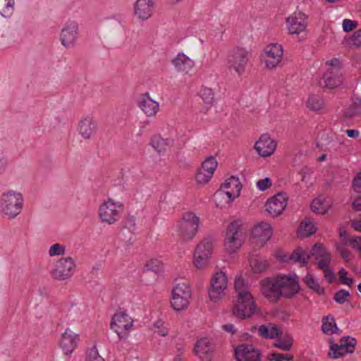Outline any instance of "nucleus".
<instances>
[{
  "label": "nucleus",
  "instance_id": "f257e3e1",
  "mask_svg": "<svg viewBox=\"0 0 361 361\" xmlns=\"http://www.w3.org/2000/svg\"><path fill=\"white\" fill-rule=\"evenodd\" d=\"M234 290L236 295L233 302V314L240 319H250L257 312V305L250 287L242 274L235 276Z\"/></svg>",
  "mask_w": 361,
  "mask_h": 361
},
{
  "label": "nucleus",
  "instance_id": "f03ea898",
  "mask_svg": "<svg viewBox=\"0 0 361 361\" xmlns=\"http://www.w3.org/2000/svg\"><path fill=\"white\" fill-rule=\"evenodd\" d=\"M310 255L318 260L317 266L320 269L324 270L329 268L332 256L322 244H315L311 251L302 247H298L293 251L290 258L300 267H304L307 264Z\"/></svg>",
  "mask_w": 361,
  "mask_h": 361
},
{
  "label": "nucleus",
  "instance_id": "7ed1b4c3",
  "mask_svg": "<svg viewBox=\"0 0 361 361\" xmlns=\"http://www.w3.org/2000/svg\"><path fill=\"white\" fill-rule=\"evenodd\" d=\"M24 198L20 192L7 190L0 197V214L6 219H14L22 212Z\"/></svg>",
  "mask_w": 361,
  "mask_h": 361
},
{
  "label": "nucleus",
  "instance_id": "20e7f679",
  "mask_svg": "<svg viewBox=\"0 0 361 361\" xmlns=\"http://www.w3.org/2000/svg\"><path fill=\"white\" fill-rule=\"evenodd\" d=\"M123 210L124 204L121 201L108 197L98 208L99 221L108 225H113L118 221Z\"/></svg>",
  "mask_w": 361,
  "mask_h": 361
},
{
  "label": "nucleus",
  "instance_id": "39448f33",
  "mask_svg": "<svg viewBox=\"0 0 361 361\" xmlns=\"http://www.w3.org/2000/svg\"><path fill=\"white\" fill-rule=\"evenodd\" d=\"M245 241L242 225L239 221H233L227 226L224 238V251L230 255L237 252Z\"/></svg>",
  "mask_w": 361,
  "mask_h": 361
},
{
  "label": "nucleus",
  "instance_id": "423d86ee",
  "mask_svg": "<svg viewBox=\"0 0 361 361\" xmlns=\"http://www.w3.org/2000/svg\"><path fill=\"white\" fill-rule=\"evenodd\" d=\"M200 219L194 212L188 211L182 214V218L175 226L178 235L185 240L195 238L200 230Z\"/></svg>",
  "mask_w": 361,
  "mask_h": 361
},
{
  "label": "nucleus",
  "instance_id": "0eeeda50",
  "mask_svg": "<svg viewBox=\"0 0 361 361\" xmlns=\"http://www.w3.org/2000/svg\"><path fill=\"white\" fill-rule=\"evenodd\" d=\"M241 183L238 178L231 176L227 178L214 195L216 204L221 207L229 204L239 197Z\"/></svg>",
  "mask_w": 361,
  "mask_h": 361
},
{
  "label": "nucleus",
  "instance_id": "6e6552de",
  "mask_svg": "<svg viewBox=\"0 0 361 361\" xmlns=\"http://www.w3.org/2000/svg\"><path fill=\"white\" fill-rule=\"evenodd\" d=\"M192 289L188 282L176 283L171 290L170 304L173 310L180 312L185 310L192 300Z\"/></svg>",
  "mask_w": 361,
  "mask_h": 361
},
{
  "label": "nucleus",
  "instance_id": "1a4fd4ad",
  "mask_svg": "<svg viewBox=\"0 0 361 361\" xmlns=\"http://www.w3.org/2000/svg\"><path fill=\"white\" fill-rule=\"evenodd\" d=\"M215 241L213 238H203L195 247L192 259L193 266L199 270L206 269L212 259Z\"/></svg>",
  "mask_w": 361,
  "mask_h": 361
},
{
  "label": "nucleus",
  "instance_id": "9d476101",
  "mask_svg": "<svg viewBox=\"0 0 361 361\" xmlns=\"http://www.w3.org/2000/svg\"><path fill=\"white\" fill-rule=\"evenodd\" d=\"M283 58V48L279 43L267 44L259 55L260 62L267 70H274L281 63Z\"/></svg>",
  "mask_w": 361,
  "mask_h": 361
},
{
  "label": "nucleus",
  "instance_id": "9b49d317",
  "mask_svg": "<svg viewBox=\"0 0 361 361\" xmlns=\"http://www.w3.org/2000/svg\"><path fill=\"white\" fill-rule=\"evenodd\" d=\"M228 285V279L225 271L221 270L214 274L208 288L209 300L214 303L221 301L226 294Z\"/></svg>",
  "mask_w": 361,
  "mask_h": 361
},
{
  "label": "nucleus",
  "instance_id": "f8f14e48",
  "mask_svg": "<svg viewBox=\"0 0 361 361\" xmlns=\"http://www.w3.org/2000/svg\"><path fill=\"white\" fill-rule=\"evenodd\" d=\"M249 60V51L243 47H235L231 50L226 58L227 68L231 72L242 75Z\"/></svg>",
  "mask_w": 361,
  "mask_h": 361
},
{
  "label": "nucleus",
  "instance_id": "ddd939ff",
  "mask_svg": "<svg viewBox=\"0 0 361 361\" xmlns=\"http://www.w3.org/2000/svg\"><path fill=\"white\" fill-rule=\"evenodd\" d=\"M133 324V319L126 311H119L112 317L110 328L119 339L125 340L129 336Z\"/></svg>",
  "mask_w": 361,
  "mask_h": 361
},
{
  "label": "nucleus",
  "instance_id": "4468645a",
  "mask_svg": "<svg viewBox=\"0 0 361 361\" xmlns=\"http://www.w3.org/2000/svg\"><path fill=\"white\" fill-rule=\"evenodd\" d=\"M76 269V264L71 257L59 259L50 271L51 276L57 281H65L73 276Z\"/></svg>",
  "mask_w": 361,
  "mask_h": 361
},
{
  "label": "nucleus",
  "instance_id": "2eb2a0df",
  "mask_svg": "<svg viewBox=\"0 0 361 361\" xmlns=\"http://www.w3.org/2000/svg\"><path fill=\"white\" fill-rule=\"evenodd\" d=\"M286 30L289 35L304 33L308 26V17L302 11H295L285 19Z\"/></svg>",
  "mask_w": 361,
  "mask_h": 361
},
{
  "label": "nucleus",
  "instance_id": "dca6fc26",
  "mask_svg": "<svg viewBox=\"0 0 361 361\" xmlns=\"http://www.w3.org/2000/svg\"><path fill=\"white\" fill-rule=\"evenodd\" d=\"M277 277L281 298H291L298 293L300 287L296 274H279Z\"/></svg>",
  "mask_w": 361,
  "mask_h": 361
},
{
  "label": "nucleus",
  "instance_id": "f3484780",
  "mask_svg": "<svg viewBox=\"0 0 361 361\" xmlns=\"http://www.w3.org/2000/svg\"><path fill=\"white\" fill-rule=\"evenodd\" d=\"M78 35V23L75 20H69L65 23L61 28L59 40L66 49H73L76 45Z\"/></svg>",
  "mask_w": 361,
  "mask_h": 361
},
{
  "label": "nucleus",
  "instance_id": "a211bd4d",
  "mask_svg": "<svg viewBox=\"0 0 361 361\" xmlns=\"http://www.w3.org/2000/svg\"><path fill=\"white\" fill-rule=\"evenodd\" d=\"M262 295L270 302H277L281 298L278 277H266L259 281Z\"/></svg>",
  "mask_w": 361,
  "mask_h": 361
},
{
  "label": "nucleus",
  "instance_id": "6ab92c4d",
  "mask_svg": "<svg viewBox=\"0 0 361 361\" xmlns=\"http://www.w3.org/2000/svg\"><path fill=\"white\" fill-rule=\"evenodd\" d=\"M218 166V161L214 157L206 158L197 171L195 180L199 185H205L212 178Z\"/></svg>",
  "mask_w": 361,
  "mask_h": 361
},
{
  "label": "nucleus",
  "instance_id": "aec40b11",
  "mask_svg": "<svg viewBox=\"0 0 361 361\" xmlns=\"http://www.w3.org/2000/svg\"><path fill=\"white\" fill-rule=\"evenodd\" d=\"M97 130L95 118L92 115L82 116L78 121L76 130L84 140H92Z\"/></svg>",
  "mask_w": 361,
  "mask_h": 361
},
{
  "label": "nucleus",
  "instance_id": "412c9836",
  "mask_svg": "<svg viewBox=\"0 0 361 361\" xmlns=\"http://www.w3.org/2000/svg\"><path fill=\"white\" fill-rule=\"evenodd\" d=\"M277 145V142L269 134L263 133L255 142L253 147L259 157L267 158L274 154Z\"/></svg>",
  "mask_w": 361,
  "mask_h": 361
},
{
  "label": "nucleus",
  "instance_id": "4be33fe9",
  "mask_svg": "<svg viewBox=\"0 0 361 361\" xmlns=\"http://www.w3.org/2000/svg\"><path fill=\"white\" fill-rule=\"evenodd\" d=\"M137 105L148 118L155 117L160 110L159 102L153 99L149 92L138 96Z\"/></svg>",
  "mask_w": 361,
  "mask_h": 361
},
{
  "label": "nucleus",
  "instance_id": "5701e85b",
  "mask_svg": "<svg viewBox=\"0 0 361 361\" xmlns=\"http://www.w3.org/2000/svg\"><path fill=\"white\" fill-rule=\"evenodd\" d=\"M156 0H135L133 4V13L139 21L149 19L154 11Z\"/></svg>",
  "mask_w": 361,
  "mask_h": 361
},
{
  "label": "nucleus",
  "instance_id": "b1692460",
  "mask_svg": "<svg viewBox=\"0 0 361 361\" xmlns=\"http://www.w3.org/2000/svg\"><path fill=\"white\" fill-rule=\"evenodd\" d=\"M356 340L354 338L347 336L341 339L339 344L331 343L329 355L337 359L346 353H351L355 350Z\"/></svg>",
  "mask_w": 361,
  "mask_h": 361
},
{
  "label": "nucleus",
  "instance_id": "393cba45",
  "mask_svg": "<svg viewBox=\"0 0 361 361\" xmlns=\"http://www.w3.org/2000/svg\"><path fill=\"white\" fill-rule=\"evenodd\" d=\"M288 195L279 192L268 199L265 207L267 212L272 216H278L283 213L287 206Z\"/></svg>",
  "mask_w": 361,
  "mask_h": 361
},
{
  "label": "nucleus",
  "instance_id": "a878e982",
  "mask_svg": "<svg viewBox=\"0 0 361 361\" xmlns=\"http://www.w3.org/2000/svg\"><path fill=\"white\" fill-rule=\"evenodd\" d=\"M235 357L237 361H261V353L250 344H240L235 348Z\"/></svg>",
  "mask_w": 361,
  "mask_h": 361
},
{
  "label": "nucleus",
  "instance_id": "bb28decb",
  "mask_svg": "<svg viewBox=\"0 0 361 361\" xmlns=\"http://www.w3.org/2000/svg\"><path fill=\"white\" fill-rule=\"evenodd\" d=\"M79 334L73 332L68 328L62 334L60 341V346L66 355H71L77 348L79 342Z\"/></svg>",
  "mask_w": 361,
  "mask_h": 361
},
{
  "label": "nucleus",
  "instance_id": "cd10ccee",
  "mask_svg": "<svg viewBox=\"0 0 361 361\" xmlns=\"http://www.w3.org/2000/svg\"><path fill=\"white\" fill-rule=\"evenodd\" d=\"M171 63L175 70L183 75L189 74L195 66V61L183 52L178 53Z\"/></svg>",
  "mask_w": 361,
  "mask_h": 361
},
{
  "label": "nucleus",
  "instance_id": "c85d7f7f",
  "mask_svg": "<svg viewBox=\"0 0 361 361\" xmlns=\"http://www.w3.org/2000/svg\"><path fill=\"white\" fill-rule=\"evenodd\" d=\"M272 235V228L267 222H259L257 224L252 231V238L262 245H264Z\"/></svg>",
  "mask_w": 361,
  "mask_h": 361
},
{
  "label": "nucleus",
  "instance_id": "c756f323",
  "mask_svg": "<svg viewBox=\"0 0 361 361\" xmlns=\"http://www.w3.org/2000/svg\"><path fill=\"white\" fill-rule=\"evenodd\" d=\"M248 262L250 271L255 274H265L271 267L269 260L259 255H250Z\"/></svg>",
  "mask_w": 361,
  "mask_h": 361
},
{
  "label": "nucleus",
  "instance_id": "7c9ffc66",
  "mask_svg": "<svg viewBox=\"0 0 361 361\" xmlns=\"http://www.w3.org/2000/svg\"><path fill=\"white\" fill-rule=\"evenodd\" d=\"M194 351L195 355L203 361L211 359L213 353V345L210 339L202 338L196 343Z\"/></svg>",
  "mask_w": 361,
  "mask_h": 361
},
{
  "label": "nucleus",
  "instance_id": "2f4dec72",
  "mask_svg": "<svg viewBox=\"0 0 361 361\" xmlns=\"http://www.w3.org/2000/svg\"><path fill=\"white\" fill-rule=\"evenodd\" d=\"M173 140L171 138H164L160 135H154L149 141L150 146L159 156L166 154L167 150L173 145Z\"/></svg>",
  "mask_w": 361,
  "mask_h": 361
},
{
  "label": "nucleus",
  "instance_id": "473e14b6",
  "mask_svg": "<svg viewBox=\"0 0 361 361\" xmlns=\"http://www.w3.org/2000/svg\"><path fill=\"white\" fill-rule=\"evenodd\" d=\"M332 206V200L329 197H319L314 199L311 204L313 212L324 214L328 212Z\"/></svg>",
  "mask_w": 361,
  "mask_h": 361
},
{
  "label": "nucleus",
  "instance_id": "72a5a7b5",
  "mask_svg": "<svg viewBox=\"0 0 361 361\" xmlns=\"http://www.w3.org/2000/svg\"><path fill=\"white\" fill-rule=\"evenodd\" d=\"M259 336L264 338L274 339L282 334L281 329L276 324L269 323L262 325L258 329Z\"/></svg>",
  "mask_w": 361,
  "mask_h": 361
},
{
  "label": "nucleus",
  "instance_id": "f704fd0d",
  "mask_svg": "<svg viewBox=\"0 0 361 361\" xmlns=\"http://www.w3.org/2000/svg\"><path fill=\"white\" fill-rule=\"evenodd\" d=\"M307 107L312 111L319 113L326 108L324 100L317 94H310L306 102Z\"/></svg>",
  "mask_w": 361,
  "mask_h": 361
},
{
  "label": "nucleus",
  "instance_id": "c9c22d12",
  "mask_svg": "<svg viewBox=\"0 0 361 361\" xmlns=\"http://www.w3.org/2000/svg\"><path fill=\"white\" fill-rule=\"evenodd\" d=\"M68 315L72 322H84L87 318L88 308L84 305L73 307L69 310Z\"/></svg>",
  "mask_w": 361,
  "mask_h": 361
},
{
  "label": "nucleus",
  "instance_id": "e433bc0d",
  "mask_svg": "<svg viewBox=\"0 0 361 361\" xmlns=\"http://www.w3.org/2000/svg\"><path fill=\"white\" fill-rule=\"evenodd\" d=\"M325 87L333 89L342 84L343 78L338 73L326 71L324 75Z\"/></svg>",
  "mask_w": 361,
  "mask_h": 361
},
{
  "label": "nucleus",
  "instance_id": "4c0bfd02",
  "mask_svg": "<svg viewBox=\"0 0 361 361\" xmlns=\"http://www.w3.org/2000/svg\"><path fill=\"white\" fill-rule=\"evenodd\" d=\"M316 231L314 224L308 219H305L300 223L298 229V235L302 238L309 237L314 233Z\"/></svg>",
  "mask_w": 361,
  "mask_h": 361
},
{
  "label": "nucleus",
  "instance_id": "58836bf2",
  "mask_svg": "<svg viewBox=\"0 0 361 361\" xmlns=\"http://www.w3.org/2000/svg\"><path fill=\"white\" fill-rule=\"evenodd\" d=\"M198 95L207 106L211 107L215 103V97L214 90L205 86L200 87Z\"/></svg>",
  "mask_w": 361,
  "mask_h": 361
},
{
  "label": "nucleus",
  "instance_id": "ea45409f",
  "mask_svg": "<svg viewBox=\"0 0 361 361\" xmlns=\"http://www.w3.org/2000/svg\"><path fill=\"white\" fill-rule=\"evenodd\" d=\"M307 287L319 295L324 293V288L320 286L317 278L312 274H307L303 279Z\"/></svg>",
  "mask_w": 361,
  "mask_h": 361
},
{
  "label": "nucleus",
  "instance_id": "a19ab883",
  "mask_svg": "<svg viewBox=\"0 0 361 361\" xmlns=\"http://www.w3.org/2000/svg\"><path fill=\"white\" fill-rule=\"evenodd\" d=\"M346 242L337 243L336 245V251L339 253L341 257L344 262H348L351 261L355 255L351 250L346 247Z\"/></svg>",
  "mask_w": 361,
  "mask_h": 361
},
{
  "label": "nucleus",
  "instance_id": "79ce46f5",
  "mask_svg": "<svg viewBox=\"0 0 361 361\" xmlns=\"http://www.w3.org/2000/svg\"><path fill=\"white\" fill-rule=\"evenodd\" d=\"M322 331L324 334H331L337 329L335 320L333 317L327 316L323 319L322 326Z\"/></svg>",
  "mask_w": 361,
  "mask_h": 361
},
{
  "label": "nucleus",
  "instance_id": "37998d69",
  "mask_svg": "<svg viewBox=\"0 0 361 361\" xmlns=\"http://www.w3.org/2000/svg\"><path fill=\"white\" fill-rule=\"evenodd\" d=\"M346 44L350 47L359 48L361 47V30H355L346 39Z\"/></svg>",
  "mask_w": 361,
  "mask_h": 361
},
{
  "label": "nucleus",
  "instance_id": "c03bdc74",
  "mask_svg": "<svg viewBox=\"0 0 361 361\" xmlns=\"http://www.w3.org/2000/svg\"><path fill=\"white\" fill-rule=\"evenodd\" d=\"M293 338L289 336V335H287L286 336H284L283 338L281 339H279V340H277L274 345L282 350H289L292 345H293Z\"/></svg>",
  "mask_w": 361,
  "mask_h": 361
},
{
  "label": "nucleus",
  "instance_id": "a18cd8bd",
  "mask_svg": "<svg viewBox=\"0 0 361 361\" xmlns=\"http://www.w3.org/2000/svg\"><path fill=\"white\" fill-rule=\"evenodd\" d=\"M163 267V262L158 259H151L148 260L145 264V267L148 271L156 273L161 271Z\"/></svg>",
  "mask_w": 361,
  "mask_h": 361
},
{
  "label": "nucleus",
  "instance_id": "49530a36",
  "mask_svg": "<svg viewBox=\"0 0 361 361\" xmlns=\"http://www.w3.org/2000/svg\"><path fill=\"white\" fill-rule=\"evenodd\" d=\"M66 253V245L60 243H55L51 245L48 250L50 257L63 256Z\"/></svg>",
  "mask_w": 361,
  "mask_h": 361
},
{
  "label": "nucleus",
  "instance_id": "de8ad7c7",
  "mask_svg": "<svg viewBox=\"0 0 361 361\" xmlns=\"http://www.w3.org/2000/svg\"><path fill=\"white\" fill-rule=\"evenodd\" d=\"M85 361H104V359L99 354L95 346H92L87 350Z\"/></svg>",
  "mask_w": 361,
  "mask_h": 361
},
{
  "label": "nucleus",
  "instance_id": "09e8293b",
  "mask_svg": "<svg viewBox=\"0 0 361 361\" xmlns=\"http://www.w3.org/2000/svg\"><path fill=\"white\" fill-rule=\"evenodd\" d=\"M348 272L344 269L341 268L338 272L340 281L342 284L351 286L354 283V280L352 277L348 276Z\"/></svg>",
  "mask_w": 361,
  "mask_h": 361
},
{
  "label": "nucleus",
  "instance_id": "8fccbe9b",
  "mask_svg": "<svg viewBox=\"0 0 361 361\" xmlns=\"http://www.w3.org/2000/svg\"><path fill=\"white\" fill-rule=\"evenodd\" d=\"M5 6L1 11V15L4 18H9L13 13L15 1L5 0Z\"/></svg>",
  "mask_w": 361,
  "mask_h": 361
},
{
  "label": "nucleus",
  "instance_id": "3c124183",
  "mask_svg": "<svg viewBox=\"0 0 361 361\" xmlns=\"http://www.w3.org/2000/svg\"><path fill=\"white\" fill-rule=\"evenodd\" d=\"M349 296L350 293L348 290H341L335 293L334 299L336 302L343 304L348 300Z\"/></svg>",
  "mask_w": 361,
  "mask_h": 361
},
{
  "label": "nucleus",
  "instance_id": "603ef678",
  "mask_svg": "<svg viewBox=\"0 0 361 361\" xmlns=\"http://www.w3.org/2000/svg\"><path fill=\"white\" fill-rule=\"evenodd\" d=\"M341 61L338 59H332L326 62V66L328 67L326 71H332L338 73V70L341 68Z\"/></svg>",
  "mask_w": 361,
  "mask_h": 361
},
{
  "label": "nucleus",
  "instance_id": "864d4df0",
  "mask_svg": "<svg viewBox=\"0 0 361 361\" xmlns=\"http://www.w3.org/2000/svg\"><path fill=\"white\" fill-rule=\"evenodd\" d=\"M346 243H348L354 249L357 250L361 257V236L350 237L346 241Z\"/></svg>",
  "mask_w": 361,
  "mask_h": 361
},
{
  "label": "nucleus",
  "instance_id": "5fc2aeb1",
  "mask_svg": "<svg viewBox=\"0 0 361 361\" xmlns=\"http://www.w3.org/2000/svg\"><path fill=\"white\" fill-rule=\"evenodd\" d=\"M154 327L155 329V333L159 336H166L169 333L168 328L164 325V323L162 321L155 322Z\"/></svg>",
  "mask_w": 361,
  "mask_h": 361
},
{
  "label": "nucleus",
  "instance_id": "6e6d98bb",
  "mask_svg": "<svg viewBox=\"0 0 361 361\" xmlns=\"http://www.w3.org/2000/svg\"><path fill=\"white\" fill-rule=\"evenodd\" d=\"M272 185V181L268 177L264 178L263 179H260L257 181L256 185L259 190L264 191L270 188Z\"/></svg>",
  "mask_w": 361,
  "mask_h": 361
},
{
  "label": "nucleus",
  "instance_id": "4d7b16f0",
  "mask_svg": "<svg viewBox=\"0 0 361 361\" xmlns=\"http://www.w3.org/2000/svg\"><path fill=\"white\" fill-rule=\"evenodd\" d=\"M357 26V22L350 19H344L342 23V27L344 32H349Z\"/></svg>",
  "mask_w": 361,
  "mask_h": 361
},
{
  "label": "nucleus",
  "instance_id": "13d9d810",
  "mask_svg": "<svg viewBox=\"0 0 361 361\" xmlns=\"http://www.w3.org/2000/svg\"><path fill=\"white\" fill-rule=\"evenodd\" d=\"M323 271L324 276L328 283H332L336 281V275L332 269L327 268L326 269H324Z\"/></svg>",
  "mask_w": 361,
  "mask_h": 361
},
{
  "label": "nucleus",
  "instance_id": "bf43d9fd",
  "mask_svg": "<svg viewBox=\"0 0 361 361\" xmlns=\"http://www.w3.org/2000/svg\"><path fill=\"white\" fill-rule=\"evenodd\" d=\"M352 185L355 192H361V171L354 178Z\"/></svg>",
  "mask_w": 361,
  "mask_h": 361
},
{
  "label": "nucleus",
  "instance_id": "052dcab7",
  "mask_svg": "<svg viewBox=\"0 0 361 361\" xmlns=\"http://www.w3.org/2000/svg\"><path fill=\"white\" fill-rule=\"evenodd\" d=\"M347 135L349 137H357L360 135V132L355 129H348L345 130Z\"/></svg>",
  "mask_w": 361,
  "mask_h": 361
},
{
  "label": "nucleus",
  "instance_id": "680f3d73",
  "mask_svg": "<svg viewBox=\"0 0 361 361\" xmlns=\"http://www.w3.org/2000/svg\"><path fill=\"white\" fill-rule=\"evenodd\" d=\"M352 226L355 231L361 232V217L357 220L353 221Z\"/></svg>",
  "mask_w": 361,
  "mask_h": 361
},
{
  "label": "nucleus",
  "instance_id": "e2e57ef3",
  "mask_svg": "<svg viewBox=\"0 0 361 361\" xmlns=\"http://www.w3.org/2000/svg\"><path fill=\"white\" fill-rule=\"evenodd\" d=\"M353 206L355 209H356L357 211L361 210V196L358 197L353 201Z\"/></svg>",
  "mask_w": 361,
  "mask_h": 361
},
{
  "label": "nucleus",
  "instance_id": "0e129e2a",
  "mask_svg": "<svg viewBox=\"0 0 361 361\" xmlns=\"http://www.w3.org/2000/svg\"><path fill=\"white\" fill-rule=\"evenodd\" d=\"M6 169V162L4 159V157L0 152V175L2 174Z\"/></svg>",
  "mask_w": 361,
  "mask_h": 361
},
{
  "label": "nucleus",
  "instance_id": "69168bd1",
  "mask_svg": "<svg viewBox=\"0 0 361 361\" xmlns=\"http://www.w3.org/2000/svg\"><path fill=\"white\" fill-rule=\"evenodd\" d=\"M177 354L173 358V361H183L181 358V355H183V350L181 348H178Z\"/></svg>",
  "mask_w": 361,
  "mask_h": 361
},
{
  "label": "nucleus",
  "instance_id": "338daca9",
  "mask_svg": "<svg viewBox=\"0 0 361 361\" xmlns=\"http://www.w3.org/2000/svg\"><path fill=\"white\" fill-rule=\"evenodd\" d=\"M224 329L228 331V332H231L232 334H233L235 332V327L233 324H226L224 326Z\"/></svg>",
  "mask_w": 361,
  "mask_h": 361
},
{
  "label": "nucleus",
  "instance_id": "774afa93",
  "mask_svg": "<svg viewBox=\"0 0 361 361\" xmlns=\"http://www.w3.org/2000/svg\"><path fill=\"white\" fill-rule=\"evenodd\" d=\"M271 361H283L280 353H273L270 357Z\"/></svg>",
  "mask_w": 361,
  "mask_h": 361
}]
</instances>
